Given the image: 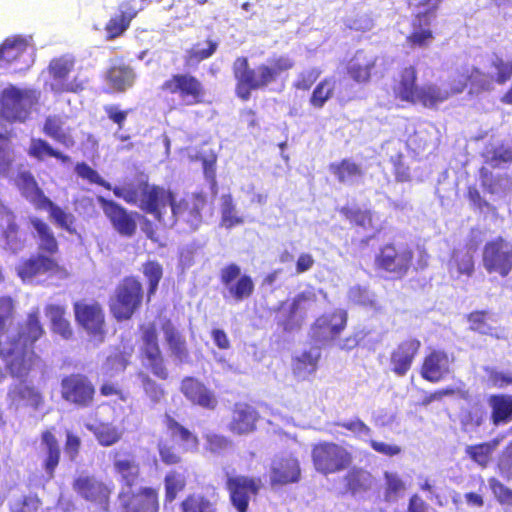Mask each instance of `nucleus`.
<instances>
[{
    "label": "nucleus",
    "instance_id": "obj_64",
    "mask_svg": "<svg viewBox=\"0 0 512 512\" xmlns=\"http://www.w3.org/2000/svg\"><path fill=\"white\" fill-rule=\"evenodd\" d=\"M488 482L497 502L502 506L512 507V489L494 477L490 478Z\"/></svg>",
    "mask_w": 512,
    "mask_h": 512
},
{
    "label": "nucleus",
    "instance_id": "obj_58",
    "mask_svg": "<svg viewBox=\"0 0 512 512\" xmlns=\"http://www.w3.org/2000/svg\"><path fill=\"white\" fill-rule=\"evenodd\" d=\"M451 268L455 269L459 276H472L475 272L474 257L468 251H454L451 257Z\"/></svg>",
    "mask_w": 512,
    "mask_h": 512
},
{
    "label": "nucleus",
    "instance_id": "obj_8",
    "mask_svg": "<svg viewBox=\"0 0 512 512\" xmlns=\"http://www.w3.org/2000/svg\"><path fill=\"white\" fill-rule=\"evenodd\" d=\"M39 100L38 90L9 85L0 93V116L10 123H25Z\"/></svg>",
    "mask_w": 512,
    "mask_h": 512
},
{
    "label": "nucleus",
    "instance_id": "obj_33",
    "mask_svg": "<svg viewBox=\"0 0 512 512\" xmlns=\"http://www.w3.org/2000/svg\"><path fill=\"white\" fill-rule=\"evenodd\" d=\"M35 233L39 252L55 257L59 253V242L50 225L39 217H31L29 220Z\"/></svg>",
    "mask_w": 512,
    "mask_h": 512
},
{
    "label": "nucleus",
    "instance_id": "obj_32",
    "mask_svg": "<svg viewBox=\"0 0 512 512\" xmlns=\"http://www.w3.org/2000/svg\"><path fill=\"white\" fill-rule=\"evenodd\" d=\"M29 44L20 36L6 38L0 45V67H8L13 64H25L28 66Z\"/></svg>",
    "mask_w": 512,
    "mask_h": 512
},
{
    "label": "nucleus",
    "instance_id": "obj_22",
    "mask_svg": "<svg viewBox=\"0 0 512 512\" xmlns=\"http://www.w3.org/2000/svg\"><path fill=\"white\" fill-rule=\"evenodd\" d=\"M347 321V312L343 310L323 314L316 318L311 325V337L316 342L333 341L346 328Z\"/></svg>",
    "mask_w": 512,
    "mask_h": 512
},
{
    "label": "nucleus",
    "instance_id": "obj_51",
    "mask_svg": "<svg viewBox=\"0 0 512 512\" xmlns=\"http://www.w3.org/2000/svg\"><path fill=\"white\" fill-rule=\"evenodd\" d=\"M142 273L147 281L146 301L150 302L163 277V267L156 260H148L142 264Z\"/></svg>",
    "mask_w": 512,
    "mask_h": 512
},
{
    "label": "nucleus",
    "instance_id": "obj_28",
    "mask_svg": "<svg viewBox=\"0 0 512 512\" xmlns=\"http://www.w3.org/2000/svg\"><path fill=\"white\" fill-rule=\"evenodd\" d=\"M260 416L257 410L247 403H236L232 410L228 429L235 435H247L254 432Z\"/></svg>",
    "mask_w": 512,
    "mask_h": 512
},
{
    "label": "nucleus",
    "instance_id": "obj_9",
    "mask_svg": "<svg viewBox=\"0 0 512 512\" xmlns=\"http://www.w3.org/2000/svg\"><path fill=\"white\" fill-rule=\"evenodd\" d=\"M442 0H418L417 11L412 18L411 31L406 36V44L411 49H425L430 46L435 36L431 28Z\"/></svg>",
    "mask_w": 512,
    "mask_h": 512
},
{
    "label": "nucleus",
    "instance_id": "obj_30",
    "mask_svg": "<svg viewBox=\"0 0 512 512\" xmlns=\"http://www.w3.org/2000/svg\"><path fill=\"white\" fill-rule=\"evenodd\" d=\"M377 66V57L366 53L364 50H357L349 59L346 71L348 76L358 84L370 82Z\"/></svg>",
    "mask_w": 512,
    "mask_h": 512
},
{
    "label": "nucleus",
    "instance_id": "obj_15",
    "mask_svg": "<svg viewBox=\"0 0 512 512\" xmlns=\"http://www.w3.org/2000/svg\"><path fill=\"white\" fill-rule=\"evenodd\" d=\"M219 280L226 290L224 297L237 303L250 298L255 291L253 278L249 274L242 273L241 267L236 263H229L222 267Z\"/></svg>",
    "mask_w": 512,
    "mask_h": 512
},
{
    "label": "nucleus",
    "instance_id": "obj_16",
    "mask_svg": "<svg viewBox=\"0 0 512 512\" xmlns=\"http://www.w3.org/2000/svg\"><path fill=\"white\" fill-rule=\"evenodd\" d=\"M206 205L207 198L201 192L188 194L178 201L175 197L171 207L173 223L179 222L196 230L203 222L202 212Z\"/></svg>",
    "mask_w": 512,
    "mask_h": 512
},
{
    "label": "nucleus",
    "instance_id": "obj_63",
    "mask_svg": "<svg viewBox=\"0 0 512 512\" xmlns=\"http://www.w3.org/2000/svg\"><path fill=\"white\" fill-rule=\"evenodd\" d=\"M486 163L492 167H499L502 163H512V148L504 144L498 145L488 151Z\"/></svg>",
    "mask_w": 512,
    "mask_h": 512
},
{
    "label": "nucleus",
    "instance_id": "obj_60",
    "mask_svg": "<svg viewBox=\"0 0 512 512\" xmlns=\"http://www.w3.org/2000/svg\"><path fill=\"white\" fill-rule=\"evenodd\" d=\"M385 489L384 499L387 502L397 500L399 495L405 491L406 485L399 475L392 472H384Z\"/></svg>",
    "mask_w": 512,
    "mask_h": 512
},
{
    "label": "nucleus",
    "instance_id": "obj_46",
    "mask_svg": "<svg viewBox=\"0 0 512 512\" xmlns=\"http://www.w3.org/2000/svg\"><path fill=\"white\" fill-rule=\"evenodd\" d=\"M63 124L59 116L50 115L46 117L42 131L46 136L69 148L74 146L75 140L69 133L64 131Z\"/></svg>",
    "mask_w": 512,
    "mask_h": 512
},
{
    "label": "nucleus",
    "instance_id": "obj_52",
    "mask_svg": "<svg viewBox=\"0 0 512 512\" xmlns=\"http://www.w3.org/2000/svg\"><path fill=\"white\" fill-rule=\"evenodd\" d=\"M340 213L352 226L360 227L363 230H370L375 227L371 210L343 206L340 209Z\"/></svg>",
    "mask_w": 512,
    "mask_h": 512
},
{
    "label": "nucleus",
    "instance_id": "obj_61",
    "mask_svg": "<svg viewBox=\"0 0 512 512\" xmlns=\"http://www.w3.org/2000/svg\"><path fill=\"white\" fill-rule=\"evenodd\" d=\"M466 455L481 467H486L491 460L492 452L485 442L468 445L465 448Z\"/></svg>",
    "mask_w": 512,
    "mask_h": 512
},
{
    "label": "nucleus",
    "instance_id": "obj_20",
    "mask_svg": "<svg viewBox=\"0 0 512 512\" xmlns=\"http://www.w3.org/2000/svg\"><path fill=\"white\" fill-rule=\"evenodd\" d=\"M16 273L23 281H28L40 275L66 274V270L55 257L39 252L22 259Z\"/></svg>",
    "mask_w": 512,
    "mask_h": 512
},
{
    "label": "nucleus",
    "instance_id": "obj_14",
    "mask_svg": "<svg viewBox=\"0 0 512 512\" xmlns=\"http://www.w3.org/2000/svg\"><path fill=\"white\" fill-rule=\"evenodd\" d=\"M73 312L77 324L93 339L103 341L106 335L105 313L101 304L95 300H78L73 303Z\"/></svg>",
    "mask_w": 512,
    "mask_h": 512
},
{
    "label": "nucleus",
    "instance_id": "obj_3",
    "mask_svg": "<svg viewBox=\"0 0 512 512\" xmlns=\"http://www.w3.org/2000/svg\"><path fill=\"white\" fill-rule=\"evenodd\" d=\"M294 67L295 61L288 54L274 55L267 64L261 63L256 68L250 66L247 57L239 56L232 64L235 94L242 101H248L252 91L268 87Z\"/></svg>",
    "mask_w": 512,
    "mask_h": 512
},
{
    "label": "nucleus",
    "instance_id": "obj_41",
    "mask_svg": "<svg viewBox=\"0 0 512 512\" xmlns=\"http://www.w3.org/2000/svg\"><path fill=\"white\" fill-rule=\"evenodd\" d=\"M163 422L170 438L174 441H178L183 450H187L188 447L194 449L198 447V436L187 427L180 424L174 417L166 414Z\"/></svg>",
    "mask_w": 512,
    "mask_h": 512
},
{
    "label": "nucleus",
    "instance_id": "obj_45",
    "mask_svg": "<svg viewBox=\"0 0 512 512\" xmlns=\"http://www.w3.org/2000/svg\"><path fill=\"white\" fill-rule=\"evenodd\" d=\"M28 155L38 161H43L45 157H53L64 164L71 161L68 155L53 148L46 140L41 138H33L31 140Z\"/></svg>",
    "mask_w": 512,
    "mask_h": 512
},
{
    "label": "nucleus",
    "instance_id": "obj_57",
    "mask_svg": "<svg viewBox=\"0 0 512 512\" xmlns=\"http://www.w3.org/2000/svg\"><path fill=\"white\" fill-rule=\"evenodd\" d=\"M207 47L204 49L199 48V44L194 45L187 50L184 63L188 67L198 65L200 62L210 58L217 50L218 44L216 41L207 40Z\"/></svg>",
    "mask_w": 512,
    "mask_h": 512
},
{
    "label": "nucleus",
    "instance_id": "obj_13",
    "mask_svg": "<svg viewBox=\"0 0 512 512\" xmlns=\"http://www.w3.org/2000/svg\"><path fill=\"white\" fill-rule=\"evenodd\" d=\"M60 394L68 404L86 409L94 405L96 388L85 374L71 373L61 379Z\"/></svg>",
    "mask_w": 512,
    "mask_h": 512
},
{
    "label": "nucleus",
    "instance_id": "obj_7",
    "mask_svg": "<svg viewBox=\"0 0 512 512\" xmlns=\"http://www.w3.org/2000/svg\"><path fill=\"white\" fill-rule=\"evenodd\" d=\"M311 461L317 473L328 476L348 470L353 464L354 457L347 446L322 440L312 445Z\"/></svg>",
    "mask_w": 512,
    "mask_h": 512
},
{
    "label": "nucleus",
    "instance_id": "obj_53",
    "mask_svg": "<svg viewBox=\"0 0 512 512\" xmlns=\"http://www.w3.org/2000/svg\"><path fill=\"white\" fill-rule=\"evenodd\" d=\"M187 481L185 476L175 470L169 471L164 477V502L172 503L179 493L185 490Z\"/></svg>",
    "mask_w": 512,
    "mask_h": 512
},
{
    "label": "nucleus",
    "instance_id": "obj_12",
    "mask_svg": "<svg viewBox=\"0 0 512 512\" xmlns=\"http://www.w3.org/2000/svg\"><path fill=\"white\" fill-rule=\"evenodd\" d=\"M140 360L145 369L156 378L167 380L169 371L165 365L155 324L141 326Z\"/></svg>",
    "mask_w": 512,
    "mask_h": 512
},
{
    "label": "nucleus",
    "instance_id": "obj_49",
    "mask_svg": "<svg viewBox=\"0 0 512 512\" xmlns=\"http://www.w3.org/2000/svg\"><path fill=\"white\" fill-rule=\"evenodd\" d=\"M10 395H12L13 399L24 401L33 410H39L45 403L43 394L33 385H16L10 391Z\"/></svg>",
    "mask_w": 512,
    "mask_h": 512
},
{
    "label": "nucleus",
    "instance_id": "obj_21",
    "mask_svg": "<svg viewBox=\"0 0 512 512\" xmlns=\"http://www.w3.org/2000/svg\"><path fill=\"white\" fill-rule=\"evenodd\" d=\"M260 488V478L237 475L229 476L226 480L230 502L237 512L248 511L251 497L257 496Z\"/></svg>",
    "mask_w": 512,
    "mask_h": 512
},
{
    "label": "nucleus",
    "instance_id": "obj_10",
    "mask_svg": "<svg viewBox=\"0 0 512 512\" xmlns=\"http://www.w3.org/2000/svg\"><path fill=\"white\" fill-rule=\"evenodd\" d=\"M413 259L414 252L410 247L386 243L380 246L375 254L374 267L393 279H402L411 269Z\"/></svg>",
    "mask_w": 512,
    "mask_h": 512
},
{
    "label": "nucleus",
    "instance_id": "obj_31",
    "mask_svg": "<svg viewBox=\"0 0 512 512\" xmlns=\"http://www.w3.org/2000/svg\"><path fill=\"white\" fill-rule=\"evenodd\" d=\"M417 80L418 71L414 65L402 67L393 80L394 97L407 103L413 101L418 88Z\"/></svg>",
    "mask_w": 512,
    "mask_h": 512
},
{
    "label": "nucleus",
    "instance_id": "obj_50",
    "mask_svg": "<svg viewBox=\"0 0 512 512\" xmlns=\"http://www.w3.org/2000/svg\"><path fill=\"white\" fill-rule=\"evenodd\" d=\"M320 352L303 351L292 358V372L296 376L305 377L313 374L318 368Z\"/></svg>",
    "mask_w": 512,
    "mask_h": 512
},
{
    "label": "nucleus",
    "instance_id": "obj_38",
    "mask_svg": "<svg viewBox=\"0 0 512 512\" xmlns=\"http://www.w3.org/2000/svg\"><path fill=\"white\" fill-rule=\"evenodd\" d=\"M161 329L171 355L180 362H186L189 359L190 353L182 333L174 326L170 319H166L162 323Z\"/></svg>",
    "mask_w": 512,
    "mask_h": 512
},
{
    "label": "nucleus",
    "instance_id": "obj_2",
    "mask_svg": "<svg viewBox=\"0 0 512 512\" xmlns=\"http://www.w3.org/2000/svg\"><path fill=\"white\" fill-rule=\"evenodd\" d=\"M44 335L45 329L40 320L39 311L34 310L27 314L26 320L19 326L9 347H0L1 356H12L6 365L12 377L27 378L40 362V356L36 352V342Z\"/></svg>",
    "mask_w": 512,
    "mask_h": 512
},
{
    "label": "nucleus",
    "instance_id": "obj_34",
    "mask_svg": "<svg viewBox=\"0 0 512 512\" xmlns=\"http://www.w3.org/2000/svg\"><path fill=\"white\" fill-rule=\"evenodd\" d=\"M41 443L44 447L42 468L47 477L52 479L61 460V448L53 429H46L41 433Z\"/></svg>",
    "mask_w": 512,
    "mask_h": 512
},
{
    "label": "nucleus",
    "instance_id": "obj_23",
    "mask_svg": "<svg viewBox=\"0 0 512 512\" xmlns=\"http://www.w3.org/2000/svg\"><path fill=\"white\" fill-rule=\"evenodd\" d=\"M420 376L427 382L439 383L451 373V360L446 351L433 349L427 353L420 365Z\"/></svg>",
    "mask_w": 512,
    "mask_h": 512
},
{
    "label": "nucleus",
    "instance_id": "obj_25",
    "mask_svg": "<svg viewBox=\"0 0 512 512\" xmlns=\"http://www.w3.org/2000/svg\"><path fill=\"white\" fill-rule=\"evenodd\" d=\"M180 391L193 405L207 410H214L218 405L215 393L195 377H184L180 383Z\"/></svg>",
    "mask_w": 512,
    "mask_h": 512
},
{
    "label": "nucleus",
    "instance_id": "obj_4",
    "mask_svg": "<svg viewBox=\"0 0 512 512\" xmlns=\"http://www.w3.org/2000/svg\"><path fill=\"white\" fill-rule=\"evenodd\" d=\"M113 194L127 204L137 205L144 213L164 223L167 206L172 207L175 194L172 190L160 185L151 184L147 180L115 186Z\"/></svg>",
    "mask_w": 512,
    "mask_h": 512
},
{
    "label": "nucleus",
    "instance_id": "obj_37",
    "mask_svg": "<svg viewBox=\"0 0 512 512\" xmlns=\"http://www.w3.org/2000/svg\"><path fill=\"white\" fill-rule=\"evenodd\" d=\"M45 315L49 319L51 331L64 340H70L74 336V330L66 317V307L61 304L50 303L44 308Z\"/></svg>",
    "mask_w": 512,
    "mask_h": 512
},
{
    "label": "nucleus",
    "instance_id": "obj_42",
    "mask_svg": "<svg viewBox=\"0 0 512 512\" xmlns=\"http://www.w3.org/2000/svg\"><path fill=\"white\" fill-rule=\"evenodd\" d=\"M180 512H218L217 496L189 493L179 503Z\"/></svg>",
    "mask_w": 512,
    "mask_h": 512
},
{
    "label": "nucleus",
    "instance_id": "obj_27",
    "mask_svg": "<svg viewBox=\"0 0 512 512\" xmlns=\"http://www.w3.org/2000/svg\"><path fill=\"white\" fill-rule=\"evenodd\" d=\"M301 478L299 460L292 455L281 457L271 465L270 484L272 486H284L297 483Z\"/></svg>",
    "mask_w": 512,
    "mask_h": 512
},
{
    "label": "nucleus",
    "instance_id": "obj_17",
    "mask_svg": "<svg viewBox=\"0 0 512 512\" xmlns=\"http://www.w3.org/2000/svg\"><path fill=\"white\" fill-rule=\"evenodd\" d=\"M97 201L111 226L119 235L131 238L136 234L137 217H139L137 212L129 211L121 204L103 196H98Z\"/></svg>",
    "mask_w": 512,
    "mask_h": 512
},
{
    "label": "nucleus",
    "instance_id": "obj_36",
    "mask_svg": "<svg viewBox=\"0 0 512 512\" xmlns=\"http://www.w3.org/2000/svg\"><path fill=\"white\" fill-rule=\"evenodd\" d=\"M490 408V421L494 426L508 424L512 421V394L496 393L487 398Z\"/></svg>",
    "mask_w": 512,
    "mask_h": 512
},
{
    "label": "nucleus",
    "instance_id": "obj_5",
    "mask_svg": "<svg viewBox=\"0 0 512 512\" xmlns=\"http://www.w3.org/2000/svg\"><path fill=\"white\" fill-rule=\"evenodd\" d=\"M167 101L168 111L180 107H193L206 102L207 91L203 82L190 73H174L159 87Z\"/></svg>",
    "mask_w": 512,
    "mask_h": 512
},
{
    "label": "nucleus",
    "instance_id": "obj_1",
    "mask_svg": "<svg viewBox=\"0 0 512 512\" xmlns=\"http://www.w3.org/2000/svg\"><path fill=\"white\" fill-rule=\"evenodd\" d=\"M114 471L120 476L122 487L117 495V512H159V492L152 486L133 489L141 478V467L131 451L111 452Z\"/></svg>",
    "mask_w": 512,
    "mask_h": 512
},
{
    "label": "nucleus",
    "instance_id": "obj_35",
    "mask_svg": "<svg viewBox=\"0 0 512 512\" xmlns=\"http://www.w3.org/2000/svg\"><path fill=\"white\" fill-rule=\"evenodd\" d=\"M14 184L30 203L37 209L47 198L34 175L29 170H20L13 179Z\"/></svg>",
    "mask_w": 512,
    "mask_h": 512
},
{
    "label": "nucleus",
    "instance_id": "obj_44",
    "mask_svg": "<svg viewBox=\"0 0 512 512\" xmlns=\"http://www.w3.org/2000/svg\"><path fill=\"white\" fill-rule=\"evenodd\" d=\"M318 303V294L314 287L310 286L306 290L298 293L289 309L290 317L299 316L303 320L308 312L314 311Z\"/></svg>",
    "mask_w": 512,
    "mask_h": 512
},
{
    "label": "nucleus",
    "instance_id": "obj_18",
    "mask_svg": "<svg viewBox=\"0 0 512 512\" xmlns=\"http://www.w3.org/2000/svg\"><path fill=\"white\" fill-rule=\"evenodd\" d=\"M73 490L85 501L108 511L114 490L113 483H105L94 476H79L72 483Z\"/></svg>",
    "mask_w": 512,
    "mask_h": 512
},
{
    "label": "nucleus",
    "instance_id": "obj_55",
    "mask_svg": "<svg viewBox=\"0 0 512 512\" xmlns=\"http://www.w3.org/2000/svg\"><path fill=\"white\" fill-rule=\"evenodd\" d=\"M221 200L220 225L229 230L243 224L244 218L237 214L232 196L230 194L223 195Z\"/></svg>",
    "mask_w": 512,
    "mask_h": 512
},
{
    "label": "nucleus",
    "instance_id": "obj_48",
    "mask_svg": "<svg viewBox=\"0 0 512 512\" xmlns=\"http://www.w3.org/2000/svg\"><path fill=\"white\" fill-rule=\"evenodd\" d=\"M371 475L362 468H352L344 475L346 492L356 495L366 492L370 488Z\"/></svg>",
    "mask_w": 512,
    "mask_h": 512
},
{
    "label": "nucleus",
    "instance_id": "obj_40",
    "mask_svg": "<svg viewBox=\"0 0 512 512\" xmlns=\"http://www.w3.org/2000/svg\"><path fill=\"white\" fill-rule=\"evenodd\" d=\"M136 74L134 69L123 62L111 65L106 72V80L110 87L119 93L125 92L134 85Z\"/></svg>",
    "mask_w": 512,
    "mask_h": 512
},
{
    "label": "nucleus",
    "instance_id": "obj_39",
    "mask_svg": "<svg viewBox=\"0 0 512 512\" xmlns=\"http://www.w3.org/2000/svg\"><path fill=\"white\" fill-rule=\"evenodd\" d=\"M487 412L480 401H474L460 409L458 414L461 431L476 432L486 422Z\"/></svg>",
    "mask_w": 512,
    "mask_h": 512
},
{
    "label": "nucleus",
    "instance_id": "obj_11",
    "mask_svg": "<svg viewBox=\"0 0 512 512\" xmlns=\"http://www.w3.org/2000/svg\"><path fill=\"white\" fill-rule=\"evenodd\" d=\"M481 260L488 274L507 278L512 273V242L502 236L486 241Z\"/></svg>",
    "mask_w": 512,
    "mask_h": 512
},
{
    "label": "nucleus",
    "instance_id": "obj_62",
    "mask_svg": "<svg viewBox=\"0 0 512 512\" xmlns=\"http://www.w3.org/2000/svg\"><path fill=\"white\" fill-rule=\"evenodd\" d=\"M160 461L166 466H174L181 463L182 458L175 444H169L167 440L160 439L157 443Z\"/></svg>",
    "mask_w": 512,
    "mask_h": 512
},
{
    "label": "nucleus",
    "instance_id": "obj_54",
    "mask_svg": "<svg viewBox=\"0 0 512 512\" xmlns=\"http://www.w3.org/2000/svg\"><path fill=\"white\" fill-rule=\"evenodd\" d=\"M334 90L335 81L332 78L322 79L312 91L309 98L310 105L316 109L323 108L326 102L333 97Z\"/></svg>",
    "mask_w": 512,
    "mask_h": 512
},
{
    "label": "nucleus",
    "instance_id": "obj_59",
    "mask_svg": "<svg viewBox=\"0 0 512 512\" xmlns=\"http://www.w3.org/2000/svg\"><path fill=\"white\" fill-rule=\"evenodd\" d=\"M479 177L481 186L485 192L489 194H495L502 188L503 181H508L509 176L507 174H493L486 167L479 169Z\"/></svg>",
    "mask_w": 512,
    "mask_h": 512
},
{
    "label": "nucleus",
    "instance_id": "obj_6",
    "mask_svg": "<svg viewBox=\"0 0 512 512\" xmlns=\"http://www.w3.org/2000/svg\"><path fill=\"white\" fill-rule=\"evenodd\" d=\"M146 292L137 276L123 277L116 285L108 301L112 317L118 321H128L137 313L144 302Z\"/></svg>",
    "mask_w": 512,
    "mask_h": 512
},
{
    "label": "nucleus",
    "instance_id": "obj_24",
    "mask_svg": "<svg viewBox=\"0 0 512 512\" xmlns=\"http://www.w3.org/2000/svg\"><path fill=\"white\" fill-rule=\"evenodd\" d=\"M421 349V341L410 337L399 342L390 354L391 371L399 376H405L411 369Z\"/></svg>",
    "mask_w": 512,
    "mask_h": 512
},
{
    "label": "nucleus",
    "instance_id": "obj_47",
    "mask_svg": "<svg viewBox=\"0 0 512 512\" xmlns=\"http://www.w3.org/2000/svg\"><path fill=\"white\" fill-rule=\"evenodd\" d=\"M329 171L335 176L339 183L345 184L354 178L363 175L361 166L349 158L329 164Z\"/></svg>",
    "mask_w": 512,
    "mask_h": 512
},
{
    "label": "nucleus",
    "instance_id": "obj_29",
    "mask_svg": "<svg viewBox=\"0 0 512 512\" xmlns=\"http://www.w3.org/2000/svg\"><path fill=\"white\" fill-rule=\"evenodd\" d=\"M137 14L138 9L135 6V0L122 1L118 5V13L105 24L106 39L114 40L123 35Z\"/></svg>",
    "mask_w": 512,
    "mask_h": 512
},
{
    "label": "nucleus",
    "instance_id": "obj_56",
    "mask_svg": "<svg viewBox=\"0 0 512 512\" xmlns=\"http://www.w3.org/2000/svg\"><path fill=\"white\" fill-rule=\"evenodd\" d=\"M469 329L482 335H489L499 338L494 332V328L489 324V312L487 310H475L467 314Z\"/></svg>",
    "mask_w": 512,
    "mask_h": 512
},
{
    "label": "nucleus",
    "instance_id": "obj_26",
    "mask_svg": "<svg viewBox=\"0 0 512 512\" xmlns=\"http://www.w3.org/2000/svg\"><path fill=\"white\" fill-rule=\"evenodd\" d=\"M467 86V82L463 81L459 85L451 88L450 91L442 90L435 84H425L418 86L414 95L412 105L420 104L425 108H436L439 104L446 101L451 95L461 93Z\"/></svg>",
    "mask_w": 512,
    "mask_h": 512
},
{
    "label": "nucleus",
    "instance_id": "obj_19",
    "mask_svg": "<svg viewBox=\"0 0 512 512\" xmlns=\"http://www.w3.org/2000/svg\"><path fill=\"white\" fill-rule=\"evenodd\" d=\"M75 61L67 56L53 58L48 65V72L53 79L51 90L55 93H77L84 89V84L77 77L69 79L74 70Z\"/></svg>",
    "mask_w": 512,
    "mask_h": 512
},
{
    "label": "nucleus",
    "instance_id": "obj_43",
    "mask_svg": "<svg viewBox=\"0 0 512 512\" xmlns=\"http://www.w3.org/2000/svg\"><path fill=\"white\" fill-rule=\"evenodd\" d=\"M37 210H46L51 221L60 229L72 234L76 232L75 216L55 204L50 198H46Z\"/></svg>",
    "mask_w": 512,
    "mask_h": 512
}]
</instances>
